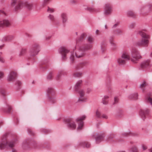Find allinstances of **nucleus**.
Listing matches in <instances>:
<instances>
[{
    "mask_svg": "<svg viewBox=\"0 0 152 152\" xmlns=\"http://www.w3.org/2000/svg\"><path fill=\"white\" fill-rule=\"evenodd\" d=\"M17 4L16 8L17 9H20L23 7H26L28 9H31L33 7V4L32 3H28L25 1H21L19 0H12L11 4L12 6H15Z\"/></svg>",
    "mask_w": 152,
    "mask_h": 152,
    "instance_id": "obj_1",
    "label": "nucleus"
},
{
    "mask_svg": "<svg viewBox=\"0 0 152 152\" xmlns=\"http://www.w3.org/2000/svg\"><path fill=\"white\" fill-rule=\"evenodd\" d=\"M118 97H116L114 98V102L115 103H116L118 102Z\"/></svg>",
    "mask_w": 152,
    "mask_h": 152,
    "instance_id": "obj_59",
    "label": "nucleus"
},
{
    "mask_svg": "<svg viewBox=\"0 0 152 152\" xmlns=\"http://www.w3.org/2000/svg\"><path fill=\"white\" fill-rule=\"evenodd\" d=\"M112 11V9L110 5L108 3L106 4L104 7V15L106 16L110 15Z\"/></svg>",
    "mask_w": 152,
    "mask_h": 152,
    "instance_id": "obj_13",
    "label": "nucleus"
},
{
    "mask_svg": "<svg viewBox=\"0 0 152 152\" xmlns=\"http://www.w3.org/2000/svg\"><path fill=\"white\" fill-rule=\"evenodd\" d=\"M2 53L0 52V62L3 63L5 62V59L2 56Z\"/></svg>",
    "mask_w": 152,
    "mask_h": 152,
    "instance_id": "obj_41",
    "label": "nucleus"
},
{
    "mask_svg": "<svg viewBox=\"0 0 152 152\" xmlns=\"http://www.w3.org/2000/svg\"><path fill=\"white\" fill-rule=\"evenodd\" d=\"M135 26V23H130L129 26V28H134Z\"/></svg>",
    "mask_w": 152,
    "mask_h": 152,
    "instance_id": "obj_47",
    "label": "nucleus"
},
{
    "mask_svg": "<svg viewBox=\"0 0 152 152\" xmlns=\"http://www.w3.org/2000/svg\"><path fill=\"white\" fill-rule=\"evenodd\" d=\"M50 0H43V1L41 2V3L42 5L44 6L47 4Z\"/></svg>",
    "mask_w": 152,
    "mask_h": 152,
    "instance_id": "obj_43",
    "label": "nucleus"
},
{
    "mask_svg": "<svg viewBox=\"0 0 152 152\" xmlns=\"http://www.w3.org/2000/svg\"><path fill=\"white\" fill-rule=\"evenodd\" d=\"M67 74V72L63 70H60L58 71L56 76V79H59L62 77L66 75Z\"/></svg>",
    "mask_w": 152,
    "mask_h": 152,
    "instance_id": "obj_17",
    "label": "nucleus"
},
{
    "mask_svg": "<svg viewBox=\"0 0 152 152\" xmlns=\"http://www.w3.org/2000/svg\"><path fill=\"white\" fill-rule=\"evenodd\" d=\"M84 90V89L81 88L76 90V91L79 94L80 96V98H82L84 96L85 94V91Z\"/></svg>",
    "mask_w": 152,
    "mask_h": 152,
    "instance_id": "obj_21",
    "label": "nucleus"
},
{
    "mask_svg": "<svg viewBox=\"0 0 152 152\" xmlns=\"http://www.w3.org/2000/svg\"><path fill=\"white\" fill-rule=\"evenodd\" d=\"M51 38V37L50 36H48L46 37L45 38V40H49Z\"/></svg>",
    "mask_w": 152,
    "mask_h": 152,
    "instance_id": "obj_62",
    "label": "nucleus"
},
{
    "mask_svg": "<svg viewBox=\"0 0 152 152\" xmlns=\"http://www.w3.org/2000/svg\"><path fill=\"white\" fill-rule=\"evenodd\" d=\"M15 143V140H13L7 142L6 139H3L0 142V149H3L8 145L9 147H12L14 146Z\"/></svg>",
    "mask_w": 152,
    "mask_h": 152,
    "instance_id": "obj_5",
    "label": "nucleus"
},
{
    "mask_svg": "<svg viewBox=\"0 0 152 152\" xmlns=\"http://www.w3.org/2000/svg\"><path fill=\"white\" fill-rule=\"evenodd\" d=\"M141 146L142 148L144 150H146L148 148L147 146L144 144H142Z\"/></svg>",
    "mask_w": 152,
    "mask_h": 152,
    "instance_id": "obj_54",
    "label": "nucleus"
},
{
    "mask_svg": "<svg viewBox=\"0 0 152 152\" xmlns=\"http://www.w3.org/2000/svg\"><path fill=\"white\" fill-rule=\"evenodd\" d=\"M30 145L32 146L35 148L37 146V143L34 141L32 143L29 142L28 140H23L22 144V147L24 149H26L29 148Z\"/></svg>",
    "mask_w": 152,
    "mask_h": 152,
    "instance_id": "obj_8",
    "label": "nucleus"
},
{
    "mask_svg": "<svg viewBox=\"0 0 152 152\" xmlns=\"http://www.w3.org/2000/svg\"><path fill=\"white\" fill-rule=\"evenodd\" d=\"M48 18L52 21H55V18L54 16L50 14L48 16Z\"/></svg>",
    "mask_w": 152,
    "mask_h": 152,
    "instance_id": "obj_44",
    "label": "nucleus"
},
{
    "mask_svg": "<svg viewBox=\"0 0 152 152\" xmlns=\"http://www.w3.org/2000/svg\"><path fill=\"white\" fill-rule=\"evenodd\" d=\"M5 39V41H9L11 40L13 38V37L12 36H9L6 37Z\"/></svg>",
    "mask_w": 152,
    "mask_h": 152,
    "instance_id": "obj_45",
    "label": "nucleus"
},
{
    "mask_svg": "<svg viewBox=\"0 0 152 152\" xmlns=\"http://www.w3.org/2000/svg\"><path fill=\"white\" fill-rule=\"evenodd\" d=\"M141 67L142 69H148L151 67L150 61L148 60L143 62L141 64Z\"/></svg>",
    "mask_w": 152,
    "mask_h": 152,
    "instance_id": "obj_16",
    "label": "nucleus"
},
{
    "mask_svg": "<svg viewBox=\"0 0 152 152\" xmlns=\"http://www.w3.org/2000/svg\"><path fill=\"white\" fill-rule=\"evenodd\" d=\"M80 99H79L81 101L83 102H86L87 100V98L86 97H82V98H80Z\"/></svg>",
    "mask_w": 152,
    "mask_h": 152,
    "instance_id": "obj_49",
    "label": "nucleus"
},
{
    "mask_svg": "<svg viewBox=\"0 0 152 152\" xmlns=\"http://www.w3.org/2000/svg\"><path fill=\"white\" fill-rule=\"evenodd\" d=\"M121 57L126 61L130 60V58L129 54L128 53L126 52H123L122 55Z\"/></svg>",
    "mask_w": 152,
    "mask_h": 152,
    "instance_id": "obj_22",
    "label": "nucleus"
},
{
    "mask_svg": "<svg viewBox=\"0 0 152 152\" xmlns=\"http://www.w3.org/2000/svg\"><path fill=\"white\" fill-rule=\"evenodd\" d=\"M41 133L43 134H46L50 132V130L45 128H42L40 129Z\"/></svg>",
    "mask_w": 152,
    "mask_h": 152,
    "instance_id": "obj_30",
    "label": "nucleus"
},
{
    "mask_svg": "<svg viewBox=\"0 0 152 152\" xmlns=\"http://www.w3.org/2000/svg\"><path fill=\"white\" fill-rule=\"evenodd\" d=\"M101 117H102V118L105 119H107L108 118V116L106 114H102L101 116Z\"/></svg>",
    "mask_w": 152,
    "mask_h": 152,
    "instance_id": "obj_52",
    "label": "nucleus"
},
{
    "mask_svg": "<svg viewBox=\"0 0 152 152\" xmlns=\"http://www.w3.org/2000/svg\"><path fill=\"white\" fill-rule=\"evenodd\" d=\"M53 77V75L52 73H51L47 76V78L48 79H51Z\"/></svg>",
    "mask_w": 152,
    "mask_h": 152,
    "instance_id": "obj_50",
    "label": "nucleus"
},
{
    "mask_svg": "<svg viewBox=\"0 0 152 152\" xmlns=\"http://www.w3.org/2000/svg\"><path fill=\"white\" fill-rule=\"evenodd\" d=\"M119 24V23L118 22L115 23L113 25L112 28H115L116 27H117L118 25Z\"/></svg>",
    "mask_w": 152,
    "mask_h": 152,
    "instance_id": "obj_56",
    "label": "nucleus"
},
{
    "mask_svg": "<svg viewBox=\"0 0 152 152\" xmlns=\"http://www.w3.org/2000/svg\"><path fill=\"white\" fill-rule=\"evenodd\" d=\"M58 51L59 53L61 54L62 57L64 59L66 58L67 55L69 54L70 55V58L72 61H74L75 59V55L74 53L72 52L69 53V50L66 48L64 47H62L60 48Z\"/></svg>",
    "mask_w": 152,
    "mask_h": 152,
    "instance_id": "obj_3",
    "label": "nucleus"
},
{
    "mask_svg": "<svg viewBox=\"0 0 152 152\" xmlns=\"http://www.w3.org/2000/svg\"><path fill=\"white\" fill-rule=\"evenodd\" d=\"M99 31L98 30H96V31L95 33L96 35H99Z\"/></svg>",
    "mask_w": 152,
    "mask_h": 152,
    "instance_id": "obj_63",
    "label": "nucleus"
},
{
    "mask_svg": "<svg viewBox=\"0 0 152 152\" xmlns=\"http://www.w3.org/2000/svg\"><path fill=\"white\" fill-rule=\"evenodd\" d=\"M127 13L128 15L132 17H134L135 16V14L132 11H128L127 12Z\"/></svg>",
    "mask_w": 152,
    "mask_h": 152,
    "instance_id": "obj_39",
    "label": "nucleus"
},
{
    "mask_svg": "<svg viewBox=\"0 0 152 152\" xmlns=\"http://www.w3.org/2000/svg\"><path fill=\"white\" fill-rule=\"evenodd\" d=\"M131 152H139L138 148L135 146H133L131 148Z\"/></svg>",
    "mask_w": 152,
    "mask_h": 152,
    "instance_id": "obj_35",
    "label": "nucleus"
},
{
    "mask_svg": "<svg viewBox=\"0 0 152 152\" xmlns=\"http://www.w3.org/2000/svg\"><path fill=\"white\" fill-rule=\"evenodd\" d=\"M76 2V1L75 0H71V3L72 4H74Z\"/></svg>",
    "mask_w": 152,
    "mask_h": 152,
    "instance_id": "obj_64",
    "label": "nucleus"
},
{
    "mask_svg": "<svg viewBox=\"0 0 152 152\" xmlns=\"http://www.w3.org/2000/svg\"><path fill=\"white\" fill-rule=\"evenodd\" d=\"M64 122L67 124L68 127L71 129H74L76 128V124L72 118L65 119L64 120Z\"/></svg>",
    "mask_w": 152,
    "mask_h": 152,
    "instance_id": "obj_7",
    "label": "nucleus"
},
{
    "mask_svg": "<svg viewBox=\"0 0 152 152\" xmlns=\"http://www.w3.org/2000/svg\"><path fill=\"white\" fill-rule=\"evenodd\" d=\"M11 110V107L9 105H7L6 106L5 109L3 110V111L4 112H6L7 113H10Z\"/></svg>",
    "mask_w": 152,
    "mask_h": 152,
    "instance_id": "obj_33",
    "label": "nucleus"
},
{
    "mask_svg": "<svg viewBox=\"0 0 152 152\" xmlns=\"http://www.w3.org/2000/svg\"><path fill=\"white\" fill-rule=\"evenodd\" d=\"M79 145L83 147H86L87 148H89L90 146V144L89 143L85 142L82 141L79 142Z\"/></svg>",
    "mask_w": 152,
    "mask_h": 152,
    "instance_id": "obj_23",
    "label": "nucleus"
},
{
    "mask_svg": "<svg viewBox=\"0 0 152 152\" xmlns=\"http://www.w3.org/2000/svg\"><path fill=\"white\" fill-rule=\"evenodd\" d=\"M87 41L90 43H91L93 42V38L91 36H89L87 39Z\"/></svg>",
    "mask_w": 152,
    "mask_h": 152,
    "instance_id": "obj_38",
    "label": "nucleus"
},
{
    "mask_svg": "<svg viewBox=\"0 0 152 152\" xmlns=\"http://www.w3.org/2000/svg\"><path fill=\"white\" fill-rule=\"evenodd\" d=\"M0 92L3 95H4L5 94V91L2 89H1L0 90Z\"/></svg>",
    "mask_w": 152,
    "mask_h": 152,
    "instance_id": "obj_60",
    "label": "nucleus"
},
{
    "mask_svg": "<svg viewBox=\"0 0 152 152\" xmlns=\"http://www.w3.org/2000/svg\"><path fill=\"white\" fill-rule=\"evenodd\" d=\"M110 43L111 44V46H112L113 47H115V44L114 42H113L112 41H110Z\"/></svg>",
    "mask_w": 152,
    "mask_h": 152,
    "instance_id": "obj_58",
    "label": "nucleus"
},
{
    "mask_svg": "<svg viewBox=\"0 0 152 152\" xmlns=\"http://www.w3.org/2000/svg\"><path fill=\"white\" fill-rule=\"evenodd\" d=\"M147 86V84L146 82H143L140 85V88L142 89V91H143L145 89V88Z\"/></svg>",
    "mask_w": 152,
    "mask_h": 152,
    "instance_id": "obj_29",
    "label": "nucleus"
},
{
    "mask_svg": "<svg viewBox=\"0 0 152 152\" xmlns=\"http://www.w3.org/2000/svg\"><path fill=\"white\" fill-rule=\"evenodd\" d=\"M17 76V73L14 71L11 72L8 74L7 80L8 81H12L15 79Z\"/></svg>",
    "mask_w": 152,
    "mask_h": 152,
    "instance_id": "obj_15",
    "label": "nucleus"
},
{
    "mask_svg": "<svg viewBox=\"0 0 152 152\" xmlns=\"http://www.w3.org/2000/svg\"><path fill=\"white\" fill-rule=\"evenodd\" d=\"M138 97V94L137 93L132 94L130 95L129 98L131 99H137Z\"/></svg>",
    "mask_w": 152,
    "mask_h": 152,
    "instance_id": "obj_31",
    "label": "nucleus"
},
{
    "mask_svg": "<svg viewBox=\"0 0 152 152\" xmlns=\"http://www.w3.org/2000/svg\"><path fill=\"white\" fill-rule=\"evenodd\" d=\"M115 136L113 133H111L109 134L107 137L106 140L108 142H111Z\"/></svg>",
    "mask_w": 152,
    "mask_h": 152,
    "instance_id": "obj_26",
    "label": "nucleus"
},
{
    "mask_svg": "<svg viewBox=\"0 0 152 152\" xmlns=\"http://www.w3.org/2000/svg\"><path fill=\"white\" fill-rule=\"evenodd\" d=\"M4 77V73L3 72H0V79H1Z\"/></svg>",
    "mask_w": 152,
    "mask_h": 152,
    "instance_id": "obj_55",
    "label": "nucleus"
},
{
    "mask_svg": "<svg viewBox=\"0 0 152 152\" xmlns=\"http://www.w3.org/2000/svg\"><path fill=\"white\" fill-rule=\"evenodd\" d=\"M123 112L121 110H119L117 113V117L119 118L121 117L123 115Z\"/></svg>",
    "mask_w": 152,
    "mask_h": 152,
    "instance_id": "obj_36",
    "label": "nucleus"
},
{
    "mask_svg": "<svg viewBox=\"0 0 152 152\" xmlns=\"http://www.w3.org/2000/svg\"><path fill=\"white\" fill-rule=\"evenodd\" d=\"M0 15H6V13L3 9L0 10Z\"/></svg>",
    "mask_w": 152,
    "mask_h": 152,
    "instance_id": "obj_46",
    "label": "nucleus"
},
{
    "mask_svg": "<svg viewBox=\"0 0 152 152\" xmlns=\"http://www.w3.org/2000/svg\"><path fill=\"white\" fill-rule=\"evenodd\" d=\"M40 50V47L37 44L34 45L32 48L30 50L29 53L31 56H34L37 55Z\"/></svg>",
    "mask_w": 152,
    "mask_h": 152,
    "instance_id": "obj_9",
    "label": "nucleus"
},
{
    "mask_svg": "<svg viewBox=\"0 0 152 152\" xmlns=\"http://www.w3.org/2000/svg\"><path fill=\"white\" fill-rule=\"evenodd\" d=\"M10 25V22L7 20H0V27L3 26H9Z\"/></svg>",
    "mask_w": 152,
    "mask_h": 152,
    "instance_id": "obj_19",
    "label": "nucleus"
},
{
    "mask_svg": "<svg viewBox=\"0 0 152 152\" xmlns=\"http://www.w3.org/2000/svg\"><path fill=\"white\" fill-rule=\"evenodd\" d=\"M138 33L142 37V39H149L150 38L149 35L142 31H139Z\"/></svg>",
    "mask_w": 152,
    "mask_h": 152,
    "instance_id": "obj_20",
    "label": "nucleus"
},
{
    "mask_svg": "<svg viewBox=\"0 0 152 152\" xmlns=\"http://www.w3.org/2000/svg\"><path fill=\"white\" fill-rule=\"evenodd\" d=\"M93 136L95 139L96 142L97 143H99L103 140L105 136L103 133L100 134H94Z\"/></svg>",
    "mask_w": 152,
    "mask_h": 152,
    "instance_id": "obj_11",
    "label": "nucleus"
},
{
    "mask_svg": "<svg viewBox=\"0 0 152 152\" xmlns=\"http://www.w3.org/2000/svg\"><path fill=\"white\" fill-rule=\"evenodd\" d=\"M148 39H142L141 40H139L136 42V45L139 46L147 47L148 45L149 42Z\"/></svg>",
    "mask_w": 152,
    "mask_h": 152,
    "instance_id": "obj_12",
    "label": "nucleus"
},
{
    "mask_svg": "<svg viewBox=\"0 0 152 152\" xmlns=\"http://www.w3.org/2000/svg\"><path fill=\"white\" fill-rule=\"evenodd\" d=\"M150 113V111L148 109H141L140 113V115L142 119L144 120L146 118V116L148 115Z\"/></svg>",
    "mask_w": 152,
    "mask_h": 152,
    "instance_id": "obj_14",
    "label": "nucleus"
},
{
    "mask_svg": "<svg viewBox=\"0 0 152 152\" xmlns=\"http://www.w3.org/2000/svg\"><path fill=\"white\" fill-rule=\"evenodd\" d=\"M92 45H84L80 46L79 48L77 50L75 53L76 57L81 58L83 57L85 55V52L91 49Z\"/></svg>",
    "mask_w": 152,
    "mask_h": 152,
    "instance_id": "obj_2",
    "label": "nucleus"
},
{
    "mask_svg": "<svg viewBox=\"0 0 152 152\" xmlns=\"http://www.w3.org/2000/svg\"><path fill=\"white\" fill-rule=\"evenodd\" d=\"M117 62L120 65H122L126 63L124 59V58H122V57L121 58H119L118 59Z\"/></svg>",
    "mask_w": 152,
    "mask_h": 152,
    "instance_id": "obj_27",
    "label": "nucleus"
},
{
    "mask_svg": "<svg viewBox=\"0 0 152 152\" xmlns=\"http://www.w3.org/2000/svg\"><path fill=\"white\" fill-rule=\"evenodd\" d=\"M54 10L53 8L48 7L47 9V12H48L52 13L53 12Z\"/></svg>",
    "mask_w": 152,
    "mask_h": 152,
    "instance_id": "obj_48",
    "label": "nucleus"
},
{
    "mask_svg": "<svg viewBox=\"0 0 152 152\" xmlns=\"http://www.w3.org/2000/svg\"><path fill=\"white\" fill-rule=\"evenodd\" d=\"M101 48L100 51L102 53H103L106 50L105 47L103 45V44H102L101 45Z\"/></svg>",
    "mask_w": 152,
    "mask_h": 152,
    "instance_id": "obj_42",
    "label": "nucleus"
},
{
    "mask_svg": "<svg viewBox=\"0 0 152 152\" xmlns=\"http://www.w3.org/2000/svg\"><path fill=\"white\" fill-rule=\"evenodd\" d=\"M91 91V89L90 88H87L86 89V93H89Z\"/></svg>",
    "mask_w": 152,
    "mask_h": 152,
    "instance_id": "obj_57",
    "label": "nucleus"
},
{
    "mask_svg": "<svg viewBox=\"0 0 152 152\" xmlns=\"http://www.w3.org/2000/svg\"><path fill=\"white\" fill-rule=\"evenodd\" d=\"M26 49H22L20 51L19 55L20 56L23 55L26 52Z\"/></svg>",
    "mask_w": 152,
    "mask_h": 152,
    "instance_id": "obj_40",
    "label": "nucleus"
},
{
    "mask_svg": "<svg viewBox=\"0 0 152 152\" xmlns=\"http://www.w3.org/2000/svg\"><path fill=\"white\" fill-rule=\"evenodd\" d=\"M130 134H132V135H134V134H132L130 132H127V133H122V134L123 135H125V136H128V135H129Z\"/></svg>",
    "mask_w": 152,
    "mask_h": 152,
    "instance_id": "obj_53",
    "label": "nucleus"
},
{
    "mask_svg": "<svg viewBox=\"0 0 152 152\" xmlns=\"http://www.w3.org/2000/svg\"><path fill=\"white\" fill-rule=\"evenodd\" d=\"M115 33L118 35H120L123 34L122 30L120 28H118L115 31Z\"/></svg>",
    "mask_w": 152,
    "mask_h": 152,
    "instance_id": "obj_34",
    "label": "nucleus"
},
{
    "mask_svg": "<svg viewBox=\"0 0 152 152\" xmlns=\"http://www.w3.org/2000/svg\"><path fill=\"white\" fill-rule=\"evenodd\" d=\"M83 73L81 72H75L73 74V76L74 77H80L82 76Z\"/></svg>",
    "mask_w": 152,
    "mask_h": 152,
    "instance_id": "obj_28",
    "label": "nucleus"
},
{
    "mask_svg": "<svg viewBox=\"0 0 152 152\" xmlns=\"http://www.w3.org/2000/svg\"><path fill=\"white\" fill-rule=\"evenodd\" d=\"M47 92L50 94L48 95V101L52 103H53L56 102V97L54 96L55 94V91L52 88L49 87L47 90Z\"/></svg>",
    "mask_w": 152,
    "mask_h": 152,
    "instance_id": "obj_4",
    "label": "nucleus"
},
{
    "mask_svg": "<svg viewBox=\"0 0 152 152\" xmlns=\"http://www.w3.org/2000/svg\"><path fill=\"white\" fill-rule=\"evenodd\" d=\"M21 82L19 81H17L16 82V84H18V86H20L21 84Z\"/></svg>",
    "mask_w": 152,
    "mask_h": 152,
    "instance_id": "obj_61",
    "label": "nucleus"
},
{
    "mask_svg": "<svg viewBox=\"0 0 152 152\" xmlns=\"http://www.w3.org/2000/svg\"><path fill=\"white\" fill-rule=\"evenodd\" d=\"M146 99L148 102L151 105H152V98L150 97L149 95L146 96Z\"/></svg>",
    "mask_w": 152,
    "mask_h": 152,
    "instance_id": "obj_32",
    "label": "nucleus"
},
{
    "mask_svg": "<svg viewBox=\"0 0 152 152\" xmlns=\"http://www.w3.org/2000/svg\"><path fill=\"white\" fill-rule=\"evenodd\" d=\"M86 118V115H83L76 118V121L78 124V126L77 128L78 130H80L82 129L83 124V123L82 121L85 120Z\"/></svg>",
    "mask_w": 152,
    "mask_h": 152,
    "instance_id": "obj_10",
    "label": "nucleus"
},
{
    "mask_svg": "<svg viewBox=\"0 0 152 152\" xmlns=\"http://www.w3.org/2000/svg\"><path fill=\"white\" fill-rule=\"evenodd\" d=\"M131 55L133 58H131V60L134 63H136V61L138 60L141 58L138 51L136 49H132L131 51Z\"/></svg>",
    "mask_w": 152,
    "mask_h": 152,
    "instance_id": "obj_6",
    "label": "nucleus"
},
{
    "mask_svg": "<svg viewBox=\"0 0 152 152\" xmlns=\"http://www.w3.org/2000/svg\"><path fill=\"white\" fill-rule=\"evenodd\" d=\"M85 36V35L84 34H81L80 37V38L78 39V41H81L84 38V37Z\"/></svg>",
    "mask_w": 152,
    "mask_h": 152,
    "instance_id": "obj_51",
    "label": "nucleus"
},
{
    "mask_svg": "<svg viewBox=\"0 0 152 152\" xmlns=\"http://www.w3.org/2000/svg\"><path fill=\"white\" fill-rule=\"evenodd\" d=\"M60 17L63 24L65 25L67 21V17L66 14L62 13Z\"/></svg>",
    "mask_w": 152,
    "mask_h": 152,
    "instance_id": "obj_18",
    "label": "nucleus"
},
{
    "mask_svg": "<svg viewBox=\"0 0 152 152\" xmlns=\"http://www.w3.org/2000/svg\"><path fill=\"white\" fill-rule=\"evenodd\" d=\"M109 96L107 95L104 96L102 98V103L103 104L106 105L108 104V102Z\"/></svg>",
    "mask_w": 152,
    "mask_h": 152,
    "instance_id": "obj_24",
    "label": "nucleus"
},
{
    "mask_svg": "<svg viewBox=\"0 0 152 152\" xmlns=\"http://www.w3.org/2000/svg\"><path fill=\"white\" fill-rule=\"evenodd\" d=\"M82 81L81 80H78L75 85V91L79 89V88L82 85Z\"/></svg>",
    "mask_w": 152,
    "mask_h": 152,
    "instance_id": "obj_25",
    "label": "nucleus"
},
{
    "mask_svg": "<svg viewBox=\"0 0 152 152\" xmlns=\"http://www.w3.org/2000/svg\"><path fill=\"white\" fill-rule=\"evenodd\" d=\"M96 116L97 118H101V113L100 112L97 110L96 113Z\"/></svg>",
    "mask_w": 152,
    "mask_h": 152,
    "instance_id": "obj_37",
    "label": "nucleus"
}]
</instances>
